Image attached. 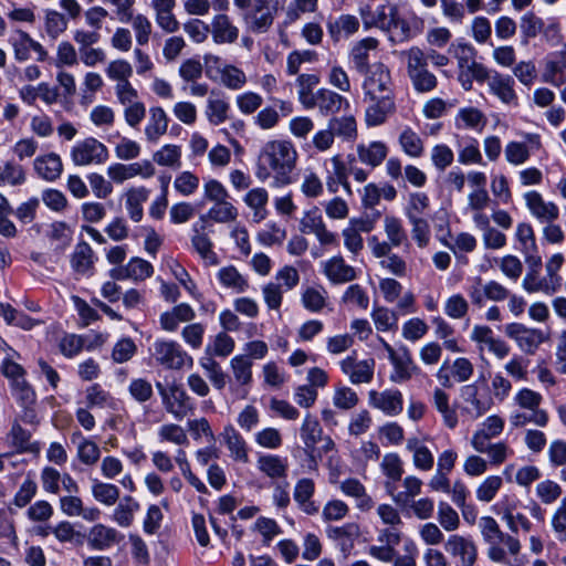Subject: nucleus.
<instances>
[{"instance_id":"4","label":"nucleus","mask_w":566,"mask_h":566,"mask_svg":"<svg viewBox=\"0 0 566 566\" xmlns=\"http://www.w3.org/2000/svg\"><path fill=\"white\" fill-rule=\"evenodd\" d=\"M512 402L516 407L509 417L512 427L521 428L528 423L537 427L547 426L548 413L541 408L543 396L539 392L526 387L521 388L514 395Z\"/></svg>"},{"instance_id":"23","label":"nucleus","mask_w":566,"mask_h":566,"mask_svg":"<svg viewBox=\"0 0 566 566\" xmlns=\"http://www.w3.org/2000/svg\"><path fill=\"white\" fill-rule=\"evenodd\" d=\"M368 402L373 408L380 410L389 417H396L403 410L402 394L398 389L370 390Z\"/></svg>"},{"instance_id":"19","label":"nucleus","mask_w":566,"mask_h":566,"mask_svg":"<svg viewBox=\"0 0 566 566\" xmlns=\"http://www.w3.org/2000/svg\"><path fill=\"white\" fill-rule=\"evenodd\" d=\"M300 230L306 234H315L322 245L337 244V235L326 228L323 217L317 208L304 213L300 221Z\"/></svg>"},{"instance_id":"40","label":"nucleus","mask_w":566,"mask_h":566,"mask_svg":"<svg viewBox=\"0 0 566 566\" xmlns=\"http://www.w3.org/2000/svg\"><path fill=\"white\" fill-rule=\"evenodd\" d=\"M150 190L144 186L132 187L125 193V208L134 222H139L144 216L143 205L148 200Z\"/></svg>"},{"instance_id":"33","label":"nucleus","mask_w":566,"mask_h":566,"mask_svg":"<svg viewBox=\"0 0 566 566\" xmlns=\"http://www.w3.org/2000/svg\"><path fill=\"white\" fill-rule=\"evenodd\" d=\"M458 163L464 166L484 165L480 143L471 136H455Z\"/></svg>"},{"instance_id":"7","label":"nucleus","mask_w":566,"mask_h":566,"mask_svg":"<svg viewBox=\"0 0 566 566\" xmlns=\"http://www.w3.org/2000/svg\"><path fill=\"white\" fill-rule=\"evenodd\" d=\"M401 55L406 60L408 77L417 93H430L437 88L438 78L429 71L422 49L411 46L402 51Z\"/></svg>"},{"instance_id":"60","label":"nucleus","mask_w":566,"mask_h":566,"mask_svg":"<svg viewBox=\"0 0 566 566\" xmlns=\"http://www.w3.org/2000/svg\"><path fill=\"white\" fill-rule=\"evenodd\" d=\"M199 365L206 371L207 377L217 390L224 389L228 375L223 371L222 367L212 357H203L199 360Z\"/></svg>"},{"instance_id":"29","label":"nucleus","mask_w":566,"mask_h":566,"mask_svg":"<svg viewBox=\"0 0 566 566\" xmlns=\"http://www.w3.org/2000/svg\"><path fill=\"white\" fill-rule=\"evenodd\" d=\"M315 490V482L310 478H302L294 485L293 499L297 507L307 515L319 512V504L313 499Z\"/></svg>"},{"instance_id":"57","label":"nucleus","mask_w":566,"mask_h":566,"mask_svg":"<svg viewBox=\"0 0 566 566\" xmlns=\"http://www.w3.org/2000/svg\"><path fill=\"white\" fill-rule=\"evenodd\" d=\"M301 302L307 311L318 313L326 306L327 291L321 285L307 286L302 292Z\"/></svg>"},{"instance_id":"12","label":"nucleus","mask_w":566,"mask_h":566,"mask_svg":"<svg viewBox=\"0 0 566 566\" xmlns=\"http://www.w3.org/2000/svg\"><path fill=\"white\" fill-rule=\"evenodd\" d=\"M504 333L527 355H534L539 346L549 337L545 331L527 327L522 323H510L505 325Z\"/></svg>"},{"instance_id":"16","label":"nucleus","mask_w":566,"mask_h":566,"mask_svg":"<svg viewBox=\"0 0 566 566\" xmlns=\"http://www.w3.org/2000/svg\"><path fill=\"white\" fill-rule=\"evenodd\" d=\"M360 17L365 29L379 28L390 31L398 24V11L392 4H379L375 9L369 6L360 8Z\"/></svg>"},{"instance_id":"53","label":"nucleus","mask_w":566,"mask_h":566,"mask_svg":"<svg viewBox=\"0 0 566 566\" xmlns=\"http://www.w3.org/2000/svg\"><path fill=\"white\" fill-rule=\"evenodd\" d=\"M378 42L374 38H366L359 41L350 51V60L354 63L355 69L359 73H365L366 69L370 65L369 61V51L376 49Z\"/></svg>"},{"instance_id":"9","label":"nucleus","mask_w":566,"mask_h":566,"mask_svg":"<svg viewBox=\"0 0 566 566\" xmlns=\"http://www.w3.org/2000/svg\"><path fill=\"white\" fill-rule=\"evenodd\" d=\"M151 355L155 360L167 369H181L191 367L193 359L175 340L158 339L153 344Z\"/></svg>"},{"instance_id":"61","label":"nucleus","mask_w":566,"mask_h":566,"mask_svg":"<svg viewBox=\"0 0 566 566\" xmlns=\"http://www.w3.org/2000/svg\"><path fill=\"white\" fill-rule=\"evenodd\" d=\"M544 21L533 12H526L521 17L520 30L522 43L527 44L531 39L536 38L544 29Z\"/></svg>"},{"instance_id":"42","label":"nucleus","mask_w":566,"mask_h":566,"mask_svg":"<svg viewBox=\"0 0 566 566\" xmlns=\"http://www.w3.org/2000/svg\"><path fill=\"white\" fill-rule=\"evenodd\" d=\"M258 470L272 480L286 479L287 460L277 454H261L256 460Z\"/></svg>"},{"instance_id":"15","label":"nucleus","mask_w":566,"mask_h":566,"mask_svg":"<svg viewBox=\"0 0 566 566\" xmlns=\"http://www.w3.org/2000/svg\"><path fill=\"white\" fill-rule=\"evenodd\" d=\"M444 549L455 566H474L478 560V545L471 536L452 534L446 541Z\"/></svg>"},{"instance_id":"49","label":"nucleus","mask_w":566,"mask_h":566,"mask_svg":"<svg viewBox=\"0 0 566 566\" xmlns=\"http://www.w3.org/2000/svg\"><path fill=\"white\" fill-rule=\"evenodd\" d=\"M12 446L17 449V452L24 453H36L40 450V443L31 441V433L15 420L9 432Z\"/></svg>"},{"instance_id":"8","label":"nucleus","mask_w":566,"mask_h":566,"mask_svg":"<svg viewBox=\"0 0 566 566\" xmlns=\"http://www.w3.org/2000/svg\"><path fill=\"white\" fill-rule=\"evenodd\" d=\"M384 232L387 240L381 241L377 235H371L367 240V244L375 258L388 254L394 248L409 245L408 234L401 219L395 216H386L384 218Z\"/></svg>"},{"instance_id":"63","label":"nucleus","mask_w":566,"mask_h":566,"mask_svg":"<svg viewBox=\"0 0 566 566\" xmlns=\"http://www.w3.org/2000/svg\"><path fill=\"white\" fill-rule=\"evenodd\" d=\"M157 436L160 442H170L176 446H189V439L185 429L177 423L160 426Z\"/></svg>"},{"instance_id":"37","label":"nucleus","mask_w":566,"mask_h":566,"mask_svg":"<svg viewBox=\"0 0 566 566\" xmlns=\"http://www.w3.org/2000/svg\"><path fill=\"white\" fill-rule=\"evenodd\" d=\"M358 160L371 169L380 166L388 155V147L384 142L374 140L357 145Z\"/></svg>"},{"instance_id":"41","label":"nucleus","mask_w":566,"mask_h":566,"mask_svg":"<svg viewBox=\"0 0 566 566\" xmlns=\"http://www.w3.org/2000/svg\"><path fill=\"white\" fill-rule=\"evenodd\" d=\"M339 490L349 497L355 499L356 507L361 512L370 511L375 503L366 492L363 483L354 478L346 479L340 482Z\"/></svg>"},{"instance_id":"55","label":"nucleus","mask_w":566,"mask_h":566,"mask_svg":"<svg viewBox=\"0 0 566 566\" xmlns=\"http://www.w3.org/2000/svg\"><path fill=\"white\" fill-rule=\"evenodd\" d=\"M454 120L460 129L481 130L485 125L484 114L475 107L460 108Z\"/></svg>"},{"instance_id":"59","label":"nucleus","mask_w":566,"mask_h":566,"mask_svg":"<svg viewBox=\"0 0 566 566\" xmlns=\"http://www.w3.org/2000/svg\"><path fill=\"white\" fill-rule=\"evenodd\" d=\"M230 104L226 98L211 95L207 101L206 116L210 124L220 125L228 119Z\"/></svg>"},{"instance_id":"52","label":"nucleus","mask_w":566,"mask_h":566,"mask_svg":"<svg viewBox=\"0 0 566 566\" xmlns=\"http://www.w3.org/2000/svg\"><path fill=\"white\" fill-rule=\"evenodd\" d=\"M430 207V199L426 192L415 191L408 195L407 203L403 207V213L407 220L424 218Z\"/></svg>"},{"instance_id":"20","label":"nucleus","mask_w":566,"mask_h":566,"mask_svg":"<svg viewBox=\"0 0 566 566\" xmlns=\"http://www.w3.org/2000/svg\"><path fill=\"white\" fill-rule=\"evenodd\" d=\"M541 260L534 262V266L525 274L522 286L528 293L542 292L546 295L556 293L562 286V277H549L539 274Z\"/></svg>"},{"instance_id":"54","label":"nucleus","mask_w":566,"mask_h":566,"mask_svg":"<svg viewBox=\"0 0 566 566\" xmlns=\"http://www.w3.org/2000/svg\"><path fill=\"white\" fill-rule=\"evenodd\" d=\"M394 366V373L390 379L394 382H403L412 377V374L417 370L413 364L411 355L408 349H405L402 354H399L390 360Z\"/></svg>"},{"instance_id":"64","label":"nucleus","mask_w":566,"mask_h":566,"mask_svg":"<svg viewBox=\"0 0 566 566\" xmlns=\"http://www.w3.org/2000/svg\"><path fill=\"white\" fill-rule=\"evenodd\" d=\"M85 401L87 408H106L113 402V398L99 384H93L85 390Z\"/></svg>"},{"instance_id":"27","label":"nucleus","mask_w":566,"mask_h":566,"mask_svg":"<svg viewBox=\"0 0 566 566\" xmlns=\"http://www.w3.org/2000/svg\"><path fill=\"white\" fill-rule=\"evenodd\" d=\"M343 107H349L347 98L332 90L318 88L313 102L306 109L317 108L321 115L329 116L339 113Z\"/></svg>"},{"instance_id":"31","label":"nucleus","mask_w":566,"mask_h":566,"mask_svg":"<svg viewBox=\"0 0 566 566\" xmlns=\"http://www.w3.org/2000/svg\"><path fill=\"white\" fill-rule=\"evenodd\" d=\"M210 32L216 44H231L239 38V28L226 13H219L212 18Z\"/></svg>"},{"instance_id":"26","label":"nucleus","mask_w":566,"mask_h":566,"mask_svg":"<svg viewBox=\"0 0 566 566\" xmlns=\"http://www.w3.org/2000/svg\"><path fill=\"white\" fill-rule=\"evenodd\" d=\"M321 271L332 284H345L357 277V270L347 264L342 255L321 262Z\"/></svg>"},{"instance_id":"32","label":"nucleus","mask_w":566,"mask_h":566,"mask_svg":"<svg viewBox=\"0 0 566 566\" xmlns=\"http://www.w3.org/2000/svg\"><path fill=\"white\" fill-rule=\"evenodd\" d=\"M123 537L116 528L96 524L90 530L87 544L94 551H106L118 544Z\"/></svg>"},{"instance_id":"24","label":"nucleus","mask_w":566,"mask_h":566,"mask_svg":"<svg viewBox=\"0 0 566 566\" xmlns=\"http://www.w3.org/2000/svg\"><path fill=\"white\" fill-rule=\"evenodd\" d=\"M339 366L354 385L369 384L374 378L375 360L373 358L358 360L355 355H348Z\"/></svg>"},{"instance_id":"36","label":"nucleus","mask_w":566,"mask_h":566,"mask_svg":"<svg viewBox=\"0 0 566 566\" xmlns=\"http://www.w3.org/2000/svg\"><path fill=\"white\" fill-rule=\"evenodd\" d=\"M36 175L45 181H55L63 171V163L60 155L50 153L38 156L33 161Z\"/></svg>"},{"instance_id":"22","label":"nucleus","mask_w":566,"mask_h":566,"mask_svg":"<svg viewBox=\"0 0 566 566\" xmlns=\"http://www.w3.org/2000/svg\"><path fill=\"white\" fill-rule=\"evenodd\" d=\"M230 367L233 382L229 389L235 397L244 399L248 395L245 387L252 381V361L244 355H237L230 360Z\"/></svg>"},{"instance_id":"51","label":"nucleus","mask_w":566,"mask_h":566,"mask_svg":"<svg viewBox=\"0 0 566 566\" xmlns=\"http://www.w3.org/2000/svg\"><path fill=\"white\" fill-rule=\"evenodd\" d=\"M238 214V209L229 200H224L216 202L206 213L200 214L199 218H205L206 222L212 220L217 223H229L234 221Z\"/></svg>"},{"instance_id":"28","label":"nucleus","mask_w":566,"mask_h":566,"mask_svg":"<svg viewBox=\"0 0 566 566\" xmlns=\"http://www.w3.org/2000/svg\"><path fill=\"white\" fill-rule=\"evenodd\" d=\"M220 57L217 55H206V64H218V73L220 75L221 84L231 91H239L244 87L248 82V77L243 70L239 69L233 64H220Z\"/></svg>"},{"instance_id":"13","label":"nucleus","mask_w":566,"mask_h":566,"mask_svg":"<svg viewBox=\"0 0 566 566\" xmlns=\"http://www.w3.org/2000/svg\"><path fill=\"white\" fill-rule=\"evenodd\" d=\"M158 388L166 411L176 420H182L193 413L195 402L184 388L174 385L165 389L160 384H158Z\"/></svg>"},{"instance_id":"30","label":"nucleus","mask_w":566,"mask_h":566,"mask_svg":"<svg viewBox=\"0 0 566 566\" xmlns=\"http://www.w3.org/2000/svg\"><path fill=\"white\" fill-rule=\"evenodd\" d=\"M524 200L532 216L541 222L549 223L558 218V207L553 202L545 201L539 192L527 191L524 193Z\"/></svg>"},{"instance_id":"35","label":"nucleus","mask_w":566,"mask_h":566,"mask_svg":"<svg viewBox=\"0 0 566 566\" xmlns=\"http://www.w3.org/2000/svg\"><path fill=\"white\" fill-rule=\"evenodd\" d=\"M300 437L308 454L315 452L317 443L323 439V428L318 419L310 412L303 418L300 427Z\"/></svg>"},{"instance_id":"5","label":"nucleus","mask_w":566,"mask_h":566,"mask_svg":"<svg viewBox=\"0 0 566 566\" xmlns=\"http://www.w3.org/2000/svg\"><path fill=\"white\" fill-rule=\"evenodd\" d=\"M233 4L241 11L247 30L255 34L272 28L281 6L280 0H233Z\"/></svg>"},{"instance_id":"50","label":"nucleus","mask_w":566,"mask_h":566,"mask_svg":"<svg viewBox=\"0 0 566 566\" xmlns=\"http://www.w3.org/2000/svg\"><path fill=\"white\" fill-rule=\"evenodd\" d=\"M220 284L237 293H243L249 289L248 280L233 265L221 268L217 273Z\"/></svg>"},{"instance_id":"45","label":"nucleus","mask_w":566,"mask_h":566,"mask_svg":"<svg viewBox=\"0 0 566 566\" xmlns=\"http://www.w3.org/2000/svg\"><path fill=\"white\" fill-rule=\"evenodd\" d=\"M91 493L96 502L105 506L115 505L120 495V491L117 485L109 482H103L98 479L92 480Z\"/></svg>"},{"instance_id":"46","label":"nucleus","mask_w":566,"mask_h":566,"mask_svg":"<svg viewBox=\"0 0 566 566\" xmlns=\"http://www.w3.org/2000/svg\"><path fill=\"white\" fill-rule=\"evenodd\" d=\"M149 119L145 127V135L149 142H157L168 129V117L164 108L153 107L149 111Z\"/></svg>"},{"instance_id":"44","label":"nucleus","mask_w":566,"mask_h":566,"mask_svg":"<svg viewBox=\"0 0 566 566\" xmlns=\"http://www.w3.org/2000/svg\"><path fill=\"white\" fill-rule=\"evenodd\" d=\"M116 504L111 515L112 521L120 527H129L134 523L136 513L140 510L139 502L133 496L126 495Z\"/></svg>"},{"instance_id":"38","label":"nucleus","mask_w":566,"mask_h":566,"mask_svg":"<svg viewBox=\"0 0 566 566\" xmlns=\"http://www.w3.org/2000/svg\"><path fill=\"white\" fill-rule=\"evenodd\" d=\"M221 436L230 452V457L237 462L248 463V446L240 432L232 424H228L224 427Z\"/></svg>"},{"instance_id":"43","label":"nucleus","mask_w":566,"mask_h":566,"mask_svg":"<svg viewBox=\"0 0 566 566\" xmlns=\"http://www.w3.org/2000/svg\"><path fill=\"white\" fill-rule=\"evenodd\" d=\"M406 449L412 453V464L419 471H430L434 465L431 450L417 437L407 439Z\"/></svg>"},{"instance_id":"58","label":"nucleus","mask_w":566,"mask_h":566,"mask_svg":"<svg viewBox=\"0 0 566 566\" xmlns=\"http://www.w3.org/2000/svg\"><path fill=\"white\" fill-rule=\"evenodd\" d=\"M319 83V76L316 74H301L296 78L298 102L304 108L310 107L315 97L314 87Z\"/></svg>"},{"instance_id":"11","label":"nucleus","mask_w":566,"mask_h":566,"mask_svg":"<svg viewBox=\"0 0 566 566\" xmlns=\"http://www.w3.org/2000/svg\"><path fill=\"white\" fill-rule=\"evenodd\" d=\"M460 398L463 401L462 412L473 420L485 415L493 406L491 395L478 381L463 385L460 388Z\"/></svg>"},{"instance_id":"47","label":"nucleus","mask_w":566,"mask_h":566,"mask_svg":"<svg viewBox=\"0 0 566 566\" xmlns=\"http://www.w3.org/2000/svg\"><path fill=\"white\" fill-rule=\"evenodd\" d=\"M269 193L264 188H253L243 198L244 203L253 210V221L261 222L268 216Z\"/></svg>"},{"instance_id":"1","label":"nucleus","mask_w":566,"mask_h":566,"mask_svg":"<svg viewBox=\"0 0 566 566\" xmlns=\"http://www.w3.org/2000/svg\"><path fill=\"white\" fill-rule=\"evenodd\" d=\"M363 74L361 88L367 105L365 123L368 127H377L396 112L394 81L389 67L381 62L371 64Z\"/></svg>"},{"instance_id":"48","label":"nucleus","mask_w":566,"mask_h":566,"mask_svg":"<svg viewBox=\"0 0 566 566\" xmlns=\"http://www.w3.org/2000/svg\"><path fill=\"white\" fill-rule=\"evenodd\" d=\"M398 142L401 150L411 158H419L424 153L422 138L409 126L402 128Z\"/></svg>"},{"instance_id":"39","label":"nucleus","mask_w":566,"mask_h":566,"mask_svg":"<svg viewBox=\"0 0 566 566\" xmlns=\"http://www.w3.org/2000/svg\"><path fill=\"white\" fill-rule=\"evenodd\" d=\"M327 32L334 42L349 38L359 29V20L352 14H342L335 19H329Z\"/></svg>"},{"instance_id":"21","label":"nucleus","mask_w":566,"mask_h":566,"mask_svg":"<svg viewBox=\"0 0 566 566\" xmlns=\"http://www.w3.org/2000/svg\"><path fill=\"white\" fill-rule=\"evenodd\" d=\"M485 82L488 83L489 92L496 96L503 104L517 105L518 97L514 90L515 81L511 75L490 70Z\"/></svg>"},{"instance_id":"14","label":"nucleus","mask_w":566,"mask_h":566,"mask_svg":"<svg viewBox=\"0 0 566 566\" xmlns=\"http://www.w3.org/2000/svg\"><path fill=\"white\" fill-rule=\"evenodd\" d=\"M474 373V366L467 357H458L452 363L446 359L436 373L442 388H451L454 382L468 381Z\"/></svg>"},{"instance_id":"10","label":"nucleus","mask_w":566,"mask_h":566,"mask_svg":"<svg viewBox=\"0 0 566 566\" xmlns=\"http://www.w3.org/2000/svg\"><path fill=\"white\" fill-rule=\"evenodd\" d=\"M70 156L75 166H91L105 164L109 153L107 147L95 137H86L72 146Z\"/></svg>"},{"instance_id":"62","label":"nucleus","mask_w":566,"mask_h":566,"mask_svg":"<svg viewBox=\"0 0 566 566\" xmlns=\"http://www.w3.org/2000/svg\"><path fill=\"white\" fill-rule=\"evenodd\" d=\"M334 136L352 140L357 136V124L353 116L333 117L328 122Z\"/></svg>"},{"instance_id":"3","label":"nucleus","mask_w":566,"mask_h":566,"mask_svg":"<svg viewBox=\"0 0 566 566\" xmlns=\"http://www.w3.org/2000/svg\"><path fill=\"white\" fill-rule=\"evenodd\" d=\"M479 528L483 542L488 545L486 556L496 564L510 565L509 555L520 554L522 544L518 538L504 533L492 516H482Z\"/></svg>"},{"instance_id":"2","label":"nucleus","mask_w":566,"mask_h":566,"mask_svg":"<svg viewBox=\"0 0 566 566\" xmlns=\"http://www.w3.org/2000/svg\"><path fill=\"white\" fill-rule=\"evenodd\" d=\"M297 151L287 140H270L260 150L255 177L264 182L272 178L273 187H283L292 182Z\"/></svg>"},{"instance_id":"34","label":"nucleus","mask_w":566,"mask_h":566,"mask_svg":"<svg viewBox=\"0 0 566 566\" xmlns=\"http://www.w3.org/2000/svg\"><path fill=\"white\" fill-rule=\"evenodd\" d=\"M95 260V253L91 245L85 241H81L75 245L70 258V263L76 274L92 275Z\"/></svg>"},{"instance_id":"6","label":"nucleus","mask_w":566,"mask_h":566,"mask_svg":"<svg viewBox=\"0 0 566 566\" xmlns=\"http://www.w3.org/2000/svg\"><path fill=\"white\" fill-rule=\"evenodd\" d=\"M457 60L458 81L464 91L473 87V81L479 83L485 82L489 69L476 61V50L470 43L452 44L450 51Z\"/></svg>"},{"instance_id":"25","label":"nucleus","mask_w":566,"mask_h":566,"mask_svg":"<svg viewBox=\"0 0 566 566\" xmlns=\"http://www.w3.org/2000/svg\"><path fill=\"white\" fill-rule=\"evenodd\" d=\"M153 274L154 266L151 263L138 256H134L125 265H119L109 271L111 277L117 281H145Z\"/></svg>"},{"instance_id":"18","label":"nucleus","mask_w":566,"mask_h":566,"mask_svg":"<svg viewBox=\"0 0 566 566\" xmlns=\"http://www.w3.org/2000/svg\"><path fill=\"white\" fill-rule=\"evenodd\" d=\"M210 223L199 218L191 226V245L193 250L209 264H217L218 258L213 251V243L209 237Z\"/></svg>"},{"instance_id":"17","label":"nucleus","mask_w":566,"mask_h":566,"mask_svg":"<svg viewBox=\"0 0 566 566\" xmlns=\"http://www.w3.org/2000/svg\"><path fill=\"white\" fill-rule=\"evenodd\" d=\"M154 175L155 167L147 159L128 165L114 163L107 167V176L116 184H123L124 181L137 176L142 177L143 179H148Z\"/></svg>"},{"instance_id":"56","label":"nucleus","mask_w":566,"mask_h":566,"mask_svg":"<svg viewBox=\"0 0 566 566\" xmlns=\"http://www.w3.org/2000/svg\"><path fill=\"white\" fill-rule=\"evenodd\" d=\"M432 401L438 412L441 413L444 424L450 429H454L458 424V416L450 408L449 395L442 388L437 387L432 392Z\"/></svg>"}]
</instances>
